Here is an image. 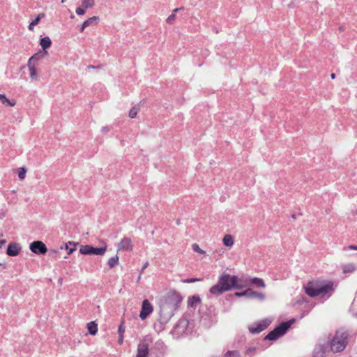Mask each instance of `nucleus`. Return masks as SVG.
<instances>
[{
	"label": "nucleus",
	"instance_id": "6ab92c4d",
	"mask_svg": "<svg viewBox=\"0 0 357 357\" xmlns=\"http://www.w3.org/2000/svg\"><path fill=\"white\" fill-rule=\"evenodd\" d=\"M223 244L229 248H231L234 243V239L232 235L225 234L222 238Z\"/></svg>",
	"mask_w": 357,
	"mask_h": 357
},
{
	"label": "nucleus",
	"instance_id": "7ed1b4c3",
	"mask_svg": "<svg viewBox=\"0 0 357 357\" xmlns=\"http://www.w3.org/2000/svg\"><path fill=\"white\" fill-rule=\"evenodd\" d=\"M348 334L346 331H337L332 338H328L330 351L333 353L342 351L347 344Z\"/></svg>",
	"mask_w": 357,
	"mask_h": 357
},
{
	"label": "nucleus",
	"instance_id": "f3484780",
	"mask_svg": "<svg viewBox=\"0 0 357 357\" xmlns=\"http://www.w3.org/2000/svg\"><path fill=\"white\" fill-rule=\"evenodd\" d=\"M250 284L258 288H265L266 284L263 279L259 278H253L250 280Z\"/></svg>",
	"mask_w": 357,
	"mask_h": 357
},
{
	"label": "nucleus",
	"instance_id": "09e8293b",
	"mask_svg": "<svg viewBox=\"0 0 357 357\" xmlns=\"http://www.w3.org/2000/svg\"><path fill=\"white\" fill-rule=\"evenodd\" d=\"M65 1H66V0H61L62 3H64Z\"/></svg>",
	"mask_w": 357,
	"mask_h": 357
},
{
	"label": "nucleus",
	"instance_id": "393cba45",
	"mask_svg": "<svg viewBox=\"0 0 357 357\" xmlns=\"http://www.w3.org/2000/svg\"><path fill=\"white\" fill-rule=\"evenodd\" d=\"M98 20H99V17L97 16H93L92 17H90L84 22V27H87L91 25H96L98 24Z\"/></svg>",
	"mask_w": 357,
	"mask_h": 357
},
{
	"label": "nucleus",
	"instance_id": "a211bd4d",
	"mask_svg": "<svg viewBox=\"0 0 357 357\" xmlns=\"http://www.w3.org/2000/svg\"><path fill=\"white\" fill-rule=\"evenodd\" d=\"M27 66L30 73V77L33 80L38 79V72L35 63H27Z\"/></svg>",
	"mask_w": 357,
	"mask_h": 357
},
{
	"label": "nucleus",
	"instance_id": "c03bdc74",
	"mask_svg": "<svg viewBox=\"0 0 357 357\" xmlns=\"http://www.w3.org/2000/svg\"><path fill=\"white\" fill-rule=\"evenodd\" d=\"M86 27H84V23L82 24V26L80 27V32H83Z\"/></svg>",
	"mask_w": 357,
	"mask_h": 357
},
{
	"label": "nucleus",
	"instance_id": "f8f14e48",
	"mask_svg": "<svg viewBox=\"0 0 357 357\" xmlns=\"http://www.w3.org/2000/svg\"><path fill=\"white\" fill-rule=\"evenodd\" d=\"M133 249V243L132 240L128 237H123L117 245L118 251H132Z\"/></svg>",
	"mask_w": 357,
	"mask_h": 357
},
{
	"label": "nucleus",
	"instance_id": "f704fd0d",
	"mask_svg": "<svg viewBox=\"0 0 357 357\" xmlns=\"http://www.w3.org/2000/svg\"><path fill=\"white\" fill-rule=\"evenodd\" d=\"M71 244H73L74 245H75V244H74L73 243H72L70 241H69L68 243H66L65 245V248L68 250V255L72 254L75 250V248H68V245H71Z\"/></svg>",
	"mask_w": 357,
	"mask_h": 357
},
{
	"label": "nucleus",
	"instance_id": "9b49d317",
	"mask_svg": "<svg viewBox=\"0 0 357 357\" xmlns=\"http://www.w3.org/2000/svg\"><path fill=\"white\" fill-rule=\"evenodd\" d=\"M153 311V305L149 301V300L145 299L142 302V310L139 313V317L144 320L146 317L151 314Z\"/></svg>",
	"mask_w": 357,
	"mask_h": 357
},
{
	"label": "nucleus",
	"instance_id": "ea45409f",
	"mask_svg": "<svg viewBox=\"0 0 357 357\" xmlns=\"http://www.w3.org/2000/svg\"><path fill=\"white\" fill-rule=\"evenodd\" d=\"M118 342H119V343L120 344H123V335H119Z\"/></svg>",
	"mask_w": 357,
	"mask_h": 357
},
{
	"label": "nucleus",
	"instance_id": "37998d69",
	"mask_svg": "<svg viewBox=\"0 0 357 357\" xmlns=\"http://www.w3.org/2000/svg\"><path fill=\"white\" fill-rule=\"evenodd\" d=\"M56 252H57L56 250H50V255H56Z\"/></svg>",
	"mask_w": 357,
	"mask_h": 357
},
{
	"label": "nucleus",
	"instance_id": "7c9ffc66",
	"mask_svg": "<svg viewBox=\"0 0 357 357\" xmlns=\"http://www.w3.org/2000/svg\"><path fill=\"white\" fill-rule=\"evenodd\" d=\"M356 270V266L353 264H348L343 266L344 273H352Z\"/></svg>",
	"mask_w": 357,
	"mask_h": 357
},
{
	"label": "nucleus",
	"instance_id": "de8ad7c7",
	"mask_svg": "<svg viewBox=\"0 0 357 357\" xmlns=\"http://www.w3.org/2000/svg\"><path fill=\"white\" fill-rule=\"evenodd\" d=\"M89 68H95L94 66L90 65L88 66Z\"/></svg>",
	"mask_w": 357,
	"mask_h": 357
},
{
	"label": "nucleus",
	"instance_id": "2eb2a0df",
	"mask_svg": "<svg viewBox=\"0 0 357 357\" xmlns=\"http://www.w3.org/2000/svg\"><path fill=\"white\" fill-rule=\"evenodd\" d=\"M225 291H227L225 288L222 287L218 282L209 289L210 294L215 296L221 295Z\"/></svg>",
	"mask_w": 357,
	"mask_h": 357
},
{
	"label": "nucleus",
	"instance_id": "5701e85b",
	"mask_svg": "<svg viewBox=\"0 0 357 357\" xmlns=\"http://www.w3.org/2000/svg\"><path fill=\"white\" fill-rule=\"evenodd\" d=\"M45 13H40L34 20H33L29 25L28 28L30 31H33L34 29V26L37 25L40 20L45 17Z\"/></svg>",
	"mask_w": 357,
	"mask_h": 357
},
{
	"label": "nucleus",
	"instance_id": "4be33fe9",
	"mask_svg": "<svg viewBox=\"0 0 357 357\" xmlns=\"http://www.w3.org/2000/svg\"><path fill=\"white\" fill-rule=\"evenodd\" d=\"M183 9H184L183 7L174 8L172 10V13L167 18V20H166L167 23L169 24H172L176 17V13H177L178 10H181Z\"/></svg>",
	"mask_w": 357,
	"mask_h": 357
},
{
	"label": "nucleus",
	"instance_id": "39448f33",
	"mask_svg": "<svg viewBox=\"0 0 357 357\" xmlns=\"http://www.w3.org/2000/svg\"><path fill=\"white\" fill-rule=\"evenodd\" d=\"M292 322H294V320L281 323L265 337V340H276L284 335L290 328Z\"/></svg>",
	"mask_w": 357,
	"mask_h": 357
},
{
	"label": "nucleus",
	"instance_id": "6e6552de",
	"mask_svg": "<svg viewBox=\"0 0 357 357\" xmlns=\"http://www.w3.org/2000/svg\"><path fill=\"white\" fill-rule=\"evenodd\" d=\"M235 296L238 297L246 296L248 298H255L259 301H264L266 298L264 294L253 291L252 289H248L243 292H236L235 293Z\"/></svg>",
	"mask_w": 357,
	"mask_h": 357
},
{
	"label": "nucleus",
	"instance_id": "e433bc0d",
	"mask_svg": "<svg viewBox=\"0 0 357 357\" xmlns=\"http://www.w3.org/2000/svg\"><path fill=\"white\" fill-rule=\"evenodd\" d=\"M124 332H125V328L123 327V321L119 326L118 333L119 335H123Z\"/></svg>",
	"mask_w": 357,
	"mask_h": 357
},
{
	"label": "nucleus",
	"instance_id": "c85d7f7f",
	"mask_svg": "<svg viewBox=\"0 0 357 357\" xmlns=\"http://www.w3.org/2000/svg\"><path fill=\"white\" fill-rule=\"evenodd\" d=\"M139 109L140 107L139 105L133 106L129 112V117L131 119L135 118L137 116L138 112L139 111Z\"/></svg>",
	"mask_w": 357,
	"mask_h": 357
},
{
	"label": "nucleus",
	"instance_id": "4c0bfd02",
	"mask_svg": "<svg viewBox=\"0 0 357 357\" xmlns=\"http://www.w3.org/2000/svg\"><path fill=\"white\" fill-rule=\"evenodd\" d=\"M197 281H199V279H197V278H189V279L184 280L183 282L192 283V282H197Z\"/></svg>",
	"mask_w": 357,
	"mask_h": 357
},
{
	"label": "nucleus",
	"instance_id": "2f4dec72",
	"mask_svg": "<svg viewBox=\"0 0 357 357\" xmlns=\"http://www.w3.org/2000/svg\"><path fill=\"white\" fill-rule=\"evenodd\" d=\"M224 357H242V355L238 351H229Z\"/></svg>",
	"mask_w": 357,
	"mask_h": 357
},
{
	"label": "nucleus",
	"instance_id": "bb28decb",
	"mask_svg": "<svg viewBox=\"0 0 357 357\" xmlns=\"http://www.w3.org/2000/svg\"><path fill=\"white\" fill-rule=\"evenodd\" d=\"M119 261V259L118 255H116V256L112 257L109 259V260L107 261V264L109 266V268H112L118 265Z\"/></svg>",
	"mask_w": 357,
	"mask_h": 357
},
{
	"label": "nucleus",
	"instance_id": "20e7f679",
	"mask_svg": "<svg viewBox=\"0 0 357 357\" xmlns=\"http://www.w3.org/2000/svg\"><path fill=\"white\" fill-rule=\"evenodd\" d=\"M225 290L229 291L233 288L242 289L243 286L238 284V278L236 275L231 276L228 273H222L218 282Z\"/></svg>",
	"mask_w": 357,
	"mask_h": 357
},
{
	"label": "nucleus",
	"instance_id": "f257e3e1",
	"mask_svg": "<svg viewBox=\"0 0 357 357\" xmlns=\"http://www.w3.org/2000/svg\"><path fill=\"white\" fill-rule=\"evenodd\" d=\"M337 284L328 280L310 281L304 287L305 292L312 298H318L322 301L328 300L334 294Z\"/></svg>",
	"mask_w": 357,
	"mask_h": 357
},
{
	"label": "nucleus",
	"instance_id": "79ce46f5",
	"mask_svg": "<svg viewBox=\"0 0 357 357\" xmlns=\"http://www.w3.org/2000/svg\"><path fill=\"white\" fill-rule=\"evenodd\" d=\"M148 265H149V263L146 261V262L144 264V266H142V271H143L145 268H146V267L148 266Z\"/></svg>",
	"mask_w": 357,
	"mask_h": 357
},
{
	"label": "nucleus",
	"instance_id": "412c9836",
	"mask_svg": "<svg viewBox=\"0 0 357 357\" xmlns=\"http://www.w3.org/2000/svg\"><path fill=\"white\" fill-rule=\"evenodd\" d=\"M201 303V299L198 296H192L188 298V307H195L197 304Z\"/></svg>",
	"mask_w": 357,
	"mask_h": 357
},
{
	"label": "nucleus",
	"instance_id": "473e14b6",
	"mask_svg": "<svg viewBox=\"0 0 357 357\" xmlns=\"http://www.w3.org/2000/svg\"><path fill=\"white\" fill-rule=\"evenodd\" d=\"M192 250L195 252H197V253H199L202 255H204L206 253V252L204 250H203L202 249H201L199 248V245L197 243H193L192 245Z\"/></svg>",
	"mask_w": 357,
	"mask_h": 357
},
{
	"label": "nucleus",
	"instance_id": "423d86ee",
	"mask_svg": "<svg viewBox=\"0 0 357 357\" xmlns=\"http://www.w3.org/2000/svg\"><path fill=\"white\" fill-rule=\"evenodd\" d=\"M107 245L100 248H94L89 245H81L79 248V252L82 255H103L107 250Z\"/></svg>",
	"mask_w": 357,
	"mask_h": 357
},
{
	"label": "nucleus",
	"instance_id": "a878e982",
	"mask_svg": "<svg viewBox=\"0 0 357 357\" xmlns=\"http://www.w3.org/2000/svg\"><path fill=\"white\" fill-rule=\"evenodd\" d=\"M256 350L257 348L255 347H250L245 350L242 357H252L255 355Z\"/></svg>",
	"mask_w": 357,
	"mask_h": 357
},
{
	"label": "nucleus",
	"instance_id": "9d476101",
	"mask_svg": "<svg viewBox=\"0 0 357 357\" xmlns=\"http://www.w3.org/2000/svg\"><path fill=\"white\" fill-rule=\"evenodd\" d=\"M271 321L264 319L259 323L254 324L249 326V331L251 333H259L265 330L270 324Z\"/></svg>",
	"mask_w": 357,
	"mask_h": 357
},
{
	"label": "nucleus",
	"instance_id": "58836bf2",
	"mask_svg": "<svg viewBox=\"0 0 357 357\" xmlns=\"http://www.w3.org/2000/svg\"><path fill=\"white\" fill-rule=\"evenodd\" d=\"M101 131L103 132H108L109 131V128L108 126H104L102 128Z\"/></svg>",
	"mask_w": 357,
	"mask_h": 357
},
{
	"label": "nucleus",
	"instance_id": "b1692460",
	"mask_svg": "<svg viewBox=\"0 0 357 357\" xmlns=\"http://www.w3.org/2000/svg\"><path fill=\"white\" fill-rule=\"evenodd\" d=\"M0 100H1L3 105H6L7 106L13 107L16 104V101L15 100L8 99L4 94L0 93Z\"/></svg>",
	"mask_w": 357,
	"mask_h": 357
},
{
	"label": "nucleus",
	"instance_id": "c756f323",
	"mask_svg": "<svg viewBox=\"0 0 357 357\" xmlns=\"http://www.w3.org/2000/svg\"><path fill=\"white\" fill-rule=\"evenodd\" d=\"M95 4L94 0H82V6L85 9L91 8Z\"/></svg>",
	"mask_w": 357,
	"mask_h": 357
},
{
	"label": "nucleus",
	"instance_id": "a19ab883",
	"mask_svg": "<svg viewBox=\"0 0 357 357\" xmlns=\"http://www.w3.org/2000/svg\"><path fill=\"white\" fill-rule=\"evenodd\" d=\"M347 249L357 250V245H349Z\"/></svg>",
	"mask_w": 357,
	"mask_h": 357
},
{
	"label": "nucleus",
	"instance_id": "4468645a",
	"mask_svg": "<svg viewBox=\"0 0 357 357\" xmlns=\"http://www.w3.org/2000/svg\"><path fill=\"white\" fill-rule=\"evenodd\" d=\"M21 251V247L17 243H10L6 250V254L10 257H15L19 255Z\"/></svg>",
	"mask_w": 357,
	"mask_h": 357
},
{
	"label": "nucleus",
	"instance_id": "49530a36",
	"mask_svg": "<svg viewBox=\"0 0 357 357\" xmlns=\"http://www.w3.org/2000/svg\"><path fill=\"white\" fill-rule=\"evenodd\" d=\"M331 77L332 79H335V73H332V74L331 75Z\"/></svg>",
	"mask_w": 357,
	"mask_h": 357
},
{
	"label": "nucleus",
	"instance_id": "0eeeda50",
	"mask_svg": "<svg viewBox=\"0 0 357 357\" xmlns=\"http://www.w3.org/2000/svg\"><path fill=\"white\" fill-rule=\"evenodd\" d=\"M329 351V342L326 340H320L313 350L312 357H324L326 353Z\"/></svg>",
	"mask_w": 357,
	"mask_h": 357
},
{
	"label": "nucleus",
	"instance_id": "dca6fc26",
	"mask_svg": "<svg viewBox=\"0 0 357 357\" xmlns=\"http://www.w3.org/2000/svg\"><path fill=\"white\" fill-rule=\"evenodd\" d=\"M46 54H47V51L43 52L42 50H39L37 53L29 58L28 63H34L35 61H38L43 59Z\"/></svg>",
	"mask_w": 357,
	"mask_h": 357
},
{
	"label": "nucleus",
	"instance_id": "f03ea898",
	"mask_svg": "<svg viewBox=\"0 0 357 357\" xmlns=\"http://www.w3.org/2000/svg\"><path fill=\"white\" fill-rule=\"evenodd\" d=\"M182 298L178 294L174 293L169 296L165 301L160 305V316L167 320L174 314L175 311L178 308Z\"/></svg>",
	"mask_w": 357,
	"mask_h": 357
},
{
	"label": "nucleus",
	"instance_id": "a18cd8bd",
	"mask_svg": "<svg viewBox=\"0 0 357 357\" xmlns=\"http://www.w3.org/2000/svg\"><path fill=\"white\" fill-rule=\"evenodd\" d=\"M5 243H6V241H5V240L0 241V248H1V245H3Z\"/></svg>",
	"mask_w": 357,
	"mask_h": 357
},
{
	"label": "nucleus",
	"instance_id": "ddd939ff",
	"mask_svg": "<svg viewBox=\"0 0 357 357\" xmlns=\"http://www.w3.org/2000/svg\"><path fill=\"white\" fill-rule=\"evenodd\" d=\"M149 354V345L147 339L145 338L137 346L136 357H148Z\"/></svg>",
	"mask_w": 357,
	"mask_h": 357
},
{
	"label": "nucleus",
	"instance_id": "cd10ccee",
	"mask_svg": "<svg viewBox=\"0 0 357 357\" xmlns=\"http://www.w3.org/2000/svg\"><path fill=\"white\" fill-rule=\"evenodd\" d=\"M88 330L90 334L96 335L98 332V326L95 322L91 321L88 324Z\"/></svg>",
	"mask_w": 357,
	"mask_h": 357
},
{
	"label": "nucleus",
	"instance_id": "72a5a7b5",
	"mask_svg": "<svg viewBox=\"0 0 357 357\" xmlns=\"http://www.w3.org/2000/svg\"><path fill=\"white\" fill-rule=\"evenodd\" d=\"M26 169L24 167H20L18 171V177L20 180L24 179L26 176Z\"/></svg>",
	"mask_w": 357,
	"mask_h": 357
},
{
	"label": "nucleus",
	"instance_id": "c9c22d12",
	"mask_svg": "<svg viewBox=\"0 0 357 357\" xmlns=\"http://www.w3.org/2000/svg\"><path fill=\"white\" fill-rule=\"evenodd\" d=\"M85 10L86 9L84 8L81 6V7L77 8L75 12H76L77 15H82L85 14V13H86Z\"/></svg>",
	"mask_w": 357,
	"mask_h": 357
},
{
	"label": "nucleus",
	"instance_id": "1a4fd4ad",
	"mask_svg": "<svg viewBox=\"0 0 357 357\" xmlns=\"http://www.w3.org/2000/svg\"><path fill=\"white\" fill-rule=\"evenodd\" d=\"M29 248L31 252L37 255H45L47 251L45 244L40 241L31 243L29 245Z\"/></svg>",
	"mask_w": 357,
	"mask_h": 357
},
{
	"label": "nucleus",
	"instance_id": "aec40b11",
	"mask_svg": "<svg viewBox=\"0 0 357 357\" xmlns=\"http://www.w3.org/2000/svg\"><path fill=\"white\" fill-rule=\"evenodd\" d=\"M40 45L43 48V51H46L47 49L50 47L52 45L51 39L48 36L42 38L40 41Z\"/></svg>",
	"mask_w": 357,
	"mask_h": 357
}]
</instances>
